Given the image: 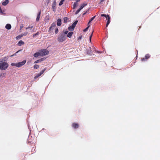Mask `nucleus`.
<instances>
[{
	"label": "nucleus",
	"instance_id": "4be33fe9",
	"mask_svg": "<svg viewBox=\"0 0 160 160\" xmlns=\"http://www.w3.org/2000/svg\"><path fill=\"white\" fill-rule=\"evenodd\" d=\"M39 66L38 65L35 64L33 66V68L34 69H38L39 68Z\"/></svg>",
	"mask_w": 160,
	"mask_h": 160
},
{
	"label": "nucleus",
	"instance_id": "c9c22d12",
	"mask_svg": "<svg viewBox=\"0 0 160 160\" xmlns=\"http://www.w3.org/2000/svg\"><path fill=\"white\" fill-rule=\"evenodd\" d=\"M58 32V28H56L55 30V33L57 34Z\"/></svg>",
	"mask_w": 160,
	"mask_h": 160
},
{
	"label": "nucleus",
	"instance_id": "a18cd8bd",
	"mask_svg": "<svg viewBox=\"0 0 160 160\" xmlns=\"http://www.w3.org/2000/svg\"><path fill=\"white\" fill-rule=\"evenodd\" d=\"M104 0H101L100 3H101L102 2H103Z\"/></svg>",
	"mask_w": 160,
	"mask_h": 160
},
{
	"label": "nucleus",
	"instance_id": "9b49d317",
	"mask_svg": "<svg viewBox=\"0 0 160 160\" xmlns=\"http://www.w3.org/2000/svg\"><path fill=\"white\" fill-rule=\"evenodd\" d=\"M41 13V11H39V12L38 13L37 16V18H36V21H38L39 20Z\"/></svg>",
	"mask_w": 160,
	"mask_h": 160
},
{
	"label": "nucleus",
	"instance_id": "a878e982",
	"mask_svg": "<svg viewBox=\"0 0 160 160\" xmlns=\"http://www.w3.org/2000/svg\"><path fill=\"white\" fill-rule=\"evenodd\" d=\"M68 18L67 17H65L63 19V21L64 23H66L68 21Z\"/></svg>",
	"mask_w": 160,
	"mask_h": 160
},
{
	"label": "nucleus",
	"instance_id": "49530a36",
	"mask_svg": "<svg viewBox=\"0 0 160 160\" xmlns=\"http://www.w3.org/2000/svg\"><path fill=\"white\" fill-rule=\"evenodd\" d=\"M76 2H77L79 1H80V0H75Z\"/></svg>",
	"mask_w": 160,
	"mask_h": 160
},
{
	"label": "nucleus",
	"instance_id": "20e7f679",
	"mask_svg": "<svg viewBox=\"0 0 160 160\" xmlns=\"http://www.w3.org/2000/svg\"><path fill=\"white\" fill-rule=\"evenodd\" d=\"M87 5V3H83L81 5L80 8L76 12L75 14H78L79 12L85 6Z\"/></svg>",
	"mask_w": 160,
	"mask_h": 160
},
{
	"label": "nucleus",
	"instance_id": "2eb2a0df",
	"mask_svg": "<svg viewBox=\"0 0 160 160\" xmlns=\"http://www.w3.org/2000/svg\"><path fill=\"white\" fill-rule=\"evenodd\" d=\"M24 44V42L22 40H20L18 43V45L19 46H21L22 45Z\"/></svg>",
	"mask_w": 160,
	"mask_h": 160
},
{
	"label": "nucleus",
	"instance_id": "6e6552de",
	"mask_svg": "<svg viewBox=\"0 0 160 160\" xmlns=\"http://www.w3.org/2000/svg\"><path fill=\"white\" fill-rule=\"evenodd\" d=\"M56 26V23L54 22L52 24L51 26L49 28V30L51 31L52 30L55 28Z\"/></svg>",
	"mask_w": 160,
	"mask_h": 160
},
{
	"label": "nucleus",
	"instance_id": "f704fd0d",
	"mask_svg": "<svg viewBox=\"0 0 160 160\" xmlns=\"http://www.w3.org/2000/svg\"><path fill=\"white\" fill-rule=\"evenodd\" d=\"M11 65L12 66H15L16 67H17V63H12L11 64Z\"/></svg>",
	"mask_w": 160,
	"mask_h": 160
},
{
	"label": "nucleus",
	"instance_id": "4468645a",
	"mask_svg": "<svg viewBox=\"0 0 160 160\" xmlns=\"http://www.w3.org/2000/svg\"><path fill=\"white\" fill-rule=\"evenodd\" d=\"M9 3V1L8 0H6L5 1L3 2L2 3V4L3 6L7 5Z\"/></svg>",
	"mask_w": 160,
	"mask_h": 160
},
{
	"label": "nucleus",
	"instance_id": "ea45409f",
	"mask_svg": "<svg viewBox=\"0 0 160 160\" xmlns=\"http://www.w3.org/2000/svg\"><path fill=\"white\" fill-rule=\"evenodd\" d=\"M23 27V24L21 25L20 26V30H21Z\"/></svg>",
	"mask_w": 160,
	"mask_h": 160
},
{
	"label": "nucleus",
	"instance_id": "b1692460",
	"mask_svg": "<svg viewBox=\"0 0 160 160\" xmlns=\"http://www.w3.org/2000/svg\"><path fill=\"white\" fill-rule=\"evenodd\" d=\"M110 22V19L109 20V18H108V20L107 21L106 24V27H107L108 25L109 24Z\"/></svg>",
	"mask_w": 160,
	"mask_h": 160
},
{
	"label": "nucleus",
	"instance_id": "6ab92c4d",
	"mask_svg": "<svg viewBox=\"0 0 160 160\" xmlns=\"http://www.w3.org/2000/svg\"><path fill=\"white\" fill-rule=\"evenodd\" d=\"M78 5V3L77 2H74V4L73 5V8L74 9L76 8L77 7Z\"/></svg>",
	"mask_w": 160,
	"mask_h": 160
},
{
	"label": "nucleus",
	"instance_id": "f03ea898",
	"mask_svg": "<svg viewBox=\"0 0 160 160\" xmlns=\"http://www.w3.org/2000/svg\"><path fill=\"white\" fill-rule=\"evenodd\" d=\"M8 66V64L6 62L1 61L0 63V68L2 70L6 69Z\"/></svg>",
	"mask_w": 160,
	"mask_h": 160
},
{
	"label": "nucleus",
	"instance_id": "37998d69",
	"mask_svg": "<svg viewBox=\"0 0 160 160\" xmlns=\"http://www.w3.org/2000/svg\"><path fill=\"white\" fill-rule=\"evenodd\" d=\"M68 31H66L64 32V34L66 35V34H67L68 33Z\"/></svg>",
	"mask_w": 160,
	"mask_h": 160
},
{
	"label": "nucleus",
	"instance_id": "aec40b11",
	"mask_svg": "<svg viewBox=\"0 0 160 160\" xmlns=\"http://www.w3.org/2000/svg\"><path fill=\"white\" fill-rule=\"evenodd\" d=\"M78 22V21L77 20L75 21L72 25V27H75V26H76V25L77 24Z\"/></svg>",
	"mask_w": 160,
	"mask_h": 160
},
{
	"label": "nucleus",
	"instance_id": "4c0bfd02",
	"mask_svg": "<svg viewBox=\"0 0 160 160\" xmlns=\"http://www.w3.org/2000/svg\"><path fill=\"white\" fill-rule=\"evenodd\" d=\"M101 17H105V18H106L107 17V15H106L104 14H101Z\"/></svg>",
	"mask_w": 160,
	"mask_h": 160
},
{
	"label": "nucleus",
	"instance_id": "79ce46f5",
	"mask_svg": "<svg viewBox=\"0 0 160 160\" xmlns=\"http://www.w3.org/2000/svg\"><path fill=\"white\" fill-rule=\"evenodd\" d=\"M82 36H79L78 37V40H81L82 38Z\"/></svg>",
	"mask_w": 160,
	"mask_h": 160
},
{
	"label": "nucleus",
	"instance_id": "39448f33",
	"mask_svg": "<svg viewBox=\"0 0 160 160\" xmlns=\"http://www.w3.org/2000/svg\"><path fill=\"white\" fill-rule=\"evenodd\" d=\"M26 62V60H24L21 62H19L17 63V67H19L24 65Z\"/></svg>",
	"mask_w": 160,
	"mask_h": 160
},
{
	"label": "nucleus",
	"instance_id": "7c9ffc66",
	"mask_svg": "<svg viewBox=\"0 0 160 160\" xmlns=\"http://www.w3.org/2000/svg\"><path fill=\"white\" fill-rule=\"evenodd\" d=\"M39 34V32H38L36 33H35V34L33 35V38H34V37H35V36L36 35H38Z\"/></svg>",
	"mask_w": 160,
	"mask_h": 160
},
{
	"label": "nucleus",
	"instance_id": "412c9836",
	"mask_svg": "<svg viewBox=\"0 0 160 160\" xmlns=\"http://www.w3.org/2000/svg\"><path fill=\"white\" fill-rule=\"evenodd\" d=\"M96 16L92 17L89 21L88 22V24H89L95 18Z\"/></svg>",
	"mask_w": 160,
	"mask_h": 160
},
{
	"label": "nucleus",
	"instance_id": "a211bd4d",
	"mask_svg": "<svg viewBox=\"0 0 160 160\" xmlns=\"http://www.w3.org/2000/svg\"><path fill=\"white\" fill-rule=\"evenodd\" d=\"M56 2L55 1H54L52 3V7L53 9L55 8V7L56 6Z\"/></svg>",
	"mask_w": 160,
	"mask_h": 160
},
{
	"label": "nucleus",
	"instance_id": "f8f14e48",
	"mask_svg": "<svg viewBox=\"0 0 160 160\" xmlns=\"http://www.w3.org/2000/svg\"><path fill=\"white\" fill-rule=\"evenodd\" d=\"M5 28L8 30H9L11 28V26L9 24H7L5 26Z\"/></svg>",
	"mask_w": 160,
	"mask_h": 160
},
{
	"label": "nucleus",
	"instance_id": "473e14b6",
	"mask_svg": "<svg viewBox=\"0 0 160 160\" xmlns=\"http://www.w3.org/2000/svg\"><path fill=\"white\" fill-rule=\"evenodd\" d=\"M108 18H109V20H110V18L109 15L108 14H107V17L106 18V20L108 21Z\"/></svg>",
	"mask_w": 160,
	"mask_h": 160
},
{
	"label": "nucleus",
	"instance_id": "f3484780",
	"mask_svg": "<svg viewBox=\"0 0 160 160\" xmlns=\"http://www.w3.org/2000/svg\"><path fill=\"white\" fill-rule=\"evenodd\" d=\"M74 28H75L74 27H72V26H69L68 28V29L69 31H73L74 30Z\"/></svg>",
	"mask_w": 160,
	"mask_h": 160
},
{
	"label": "nucleus",
	"instance_id": "c756f323",
	"mask_svg": "<svg viewBox=\"0 0 160 160\" xmlns=\"http://www.w3.org/2000/svg\"><path fill=\"white\" fill-rule=\"evenodd\" d=\"M46 70V68H45L44 69L42 70L40 72V73L41 74H42L44 72H45V71Z\"/></svg>",
	"mask_w": 160,
	"mask_h": 160
},
{
	"label": "nucleus",
	"instance_id": "5701e85b",
	"mask_svg": "<svg viewBox=\"0 0 160 160\" xmlns=\"http://www.w3.org/2000/svg\"><path fill=\"white\" fill-rule=\"evenodd\" d=\"M42 74L41 73H39L34 78L35 79H36L38 78V77L41 76Z\"/></svg>",
	"mask_w": 160,
	"mask_h": 160
},
{
	"label": "nucleus",
	"instance_id": "bb28decb",
	"mask_svg": "<svg viewBox=\"0 0 160 160\" xmlns=\"http://www.w3.org/2000/svg\"><path fill=\"white\" fill-rule=\"evenodd\" d=\"M93 32V31L92 32L91 35L90 36V37H89V40H90V42H91V38H92V36Z\"/></svg>",
	"mask_w": 160,
	"mask_h": 160
},
{
	"label": "nucleus",
	"instance_id": "2f4dec72",
	"mask_svg": "<svg viewBox=\"0 0 160 160\" xmlns=\"http://www.w3.org/2000/svg\"><path fill=\"white\" fill-rule=\"evenodd\" d=\"M90 26V25H89L87 28H86L85 29H84L83 31L84 32L87 31L89 27Z\"/></svg>",
	"mask_w": 160,
	"mask_h": 160
},
{
	"label": "nucleus",
	"instance_id": "7ed1b4c3",
	"mask_svg": "<svg viewBox=\"0 0 160 160\" xmlns=\"http://www.w3.org/2000/svg\"><path fill=\"white\" fill-rule=\"evenodd\" d=\"M39 52L40 53V55L42 56L47 55L49 53V51L46 49H42L39 51Z\"/></svg>",
	"mask_w": 160,
	"mask_h": 160
},
{
	"label": "nucleus",
	"instance_id": "9d476101",
	"mask_svg": "<svg viewBox=\"0 0 160 160\" xmlns=\"http://www.w3.org/2000/svg\"><path fill=\"white\" fill-rule=\"evenodd\" d=\"M57 25L59 26H60L61 25V19L58 18L57 20Z\"/></svg>",
	"mask_w": 160,
	"mask_h": 160
},
{
	"label": "nucleus",
	"instance_id": "c03bdc74",
	"mask_svg": "<svg viewBox=\"0 0 160 160\" xmlns=\"http://www.w3.org/2000/svg\"><path fill=\"white\" fill-rule=\"evenodd\" d=\"M0 13H3V12L2 11V10L1 9V7H0Z\"/></svg>",
	"mask_w": 160,
	"mask_h": 160
},
{
	"label": "nucleus",
	"instance_id": "58836bf2",
	"mask_svg": "<svg viewBox=\"0 0 160 160\" xmlns=\"http://www.w3.org/2000/svg\"><path fill=\"white\" fill-rule=\"evenodd\" d=\"M89 8L88 10H87L86 11V12H85L83 14V15H85V14H86V13H87V12H88V11H89Z\"/></svg>",
	"mask_w": 160,
	"mask_h": 160
},
{
	"label": "nucleus",
	"instance_id": "393cba45",
	"mask_svg": "<svg viewBox=\"0 0 160 160\" xmlns=\"http://www.w3.org/2000/svg\"><path fill=\"white\" fill-rule=\"evenodd\" d=\"M150 56L149 54H147L145 56V58L146 59H148L150 58Z\"/></svg>",
	"mask_w": 160,
	"mask_h": 160
},
{
	"label": "nucleus",
	"instance_id": "f257e3e1",
	"mask_svg": "<svg viewBox=\"0 0 160 160\" xmlns=\"http://www.w3.org/2000/svg\"><path fill=\"white\" fill-rule=\"evenodd\" d=\"M66 38V35H64L63 33H62L58 36V41L59 42H62L65 40Z\"/></svg>",
	"mask_w": 160,
	"mask_h": 160
},
{
	"label": "nucleus",
	"instance_id": "423d86ee",
	"mask_svg": "<svg viewBox=\"0 0 160 160\" xmlns=\"http://www.w3.org/2000/svg\"><path fill=\"white\" fill-rule=\"evenodd\" d=\"M28 33L27 32H26L25 34H21V35H19L16 37V39L17 40H19L23 36H25L27 35Z\"/></svg>",
	"mask_w": 160,
	"mask_h": 160
},
{
	"label": "nucleus",
	"instance_id": "1a4fd4ad",
	"mask_svg": "<svg viewBox=\"0 0 160 160\" xmlns=\"http://www.w3.org/2000/svg\"><path fill=\"white\" fill-rule=\"evenodd\" d=\"M44 60V58H40V59H39V60H36V61H35L34 62V63H38L39 62H40L42 61H43V60Z\"/></svg>",
	"mask_w": 160,
	"mask_h": 160
},
{
	"label": "nucleus",
	"instance_id": "dca6fc26",
	"mask_svg": "<svg viewBox=\"0 0 160 160\" xmlns=\"http://www.w3.org/2000/svg\"><path fill=\"white\" fill-rule=\"evenodd\" d=\"M73 34V32H70L68 33L67 36V37H68L69 38H70L71 37Z\"/></svg>",
	"mask_w": 160,
	"mask_h": 160
},
{
	"label": "nucleus",
	"instance_id": "72a5a7b5",
	"mask_svg": "<svg viewBox=\"0 0 160 160\" xmlns=\"http://www.w3.org/2000/svg\"><path fill=\"white\" fill-rule=\"evenodd\" d=\"M33 28V26H29L27 28H26V30H27L28 29H29V28Z\"/></svg>",
	"mask_w": 160,
	"mask_h": 160
},
{
	"label": "nucleus",
	"instance_id": "a19ab883",
	"mask_svg": "<svg viewBox=\"0 0 160 160\" xmlns=\"http://www.w3.org/2000/svg\"><path fill=\"white\" fill-rule=\"evenodd\" d=\"M146 59H146L145 58H142L141 61H145L146 60Z\"/></svg>",
	"mask_w": 160,
	"mask_h": 160
},
{
	"label": "nucleus",
	"instance_id": "c85d7f7f",
	"mask_svg": "<svg viewBox=\"0 0 160 160\" xmlns=\"http://www.w3.org/2000/svg\"><path fill=\"white\" fill-rule=\"evenodd\" d=\"M65 0H61V1L59 3V5L61 6L62 5L64 1Z\"/></svg>",
	"mask_w": 160,
	"mask_h": 160
},
{
	"label": "nucleus",
	"instance_id": "ddd939ff",
	"mask_svg": "<svg viewBox=\"0 0 160 160\" xmlns=\"http://www.w3.org/2000/svg\"><path fill=\"white\" fill-rule=\"evenodd\" d=\"M40 55V52H36L33 55L34 57L35 58H37Z\"/></svg>",
	"mask_w": 160,
	"mask_h": 160
},
{
	"label": "nucleus",
	"instance_id": "cd10ccee",
	"mask_svg": "<svg viewBox=\"0 0 160 160\" xmlns=\"http://www.w3.org/2000/svg\"><path fill=\"white\" fill-rule=\"evenodd\" d=\"M87 53L89 55H91L92 54V52L90 49V50H88L87 52Z\"/></svg>",
	"mask_w": 160,
	"mask_h": 160
},
{
	"label": "nucleus",
	"instance_id": "0eeeda50",
	"mask_svg": "<svg viewBox=\"0 0 160 160\" xmlns=\"http://www.w3.org/2000/svg\"><path fill=\"white\" fill-rule=\"evenodd\" d=\"M72 126L74 128H77L79 127V125L78 123H73L72 124Z\"/></svg>",
	"mask_w": 160,
	"mask_h": 160
},
{
	"label": "nucleus",
	"instance_id": "e433bc0d",
	"mask_svg": "<svg viewBox=\"0 0 160 160\" xmlns=\"http://www.w3.org/2000/svg\"><path fill=\"white\" fill-rule=\"evenodd\" d=\"M21 50H18V51L17 52H16L15 54L12 55L11 56H13L14 55H16V54L17 53H18L20 51H21Z\"/></svg>",
	"mask_w": 160,
	"mask_h": 160
}]
</instances>
